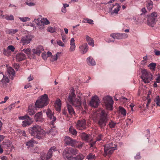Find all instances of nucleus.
I'll list each match as a JSON object with an SVG mask.
<instances>
[{"instance_id": "0e129e2a", "label": "nucleus", "mask_w": 160, "mask_h": 160, "mask_svg": "<svg viewBox=\"0 0 160 160\" xmlns=\"http://www.w3.org/2000/svg\"><path fill=\"white\" fill-rule=\"evenodd\" d=\"M102 137L103 136L101 134L99 135L96 138V140L97 141H99L100 140Z\"/></svg>"}, {"instance_id": "ddd939ff", "label": "nucleus", "mask_w": 160, "mask_h": 160, "mask_svg": "<svg viewBox=\"0 0 160 160\" xmlns=\"http://www.w3.org/2000/svg\"><path fill=\"white\" fill-rule=\"evenodd\" d=\"M86 122L85 119L78 120L76 124V128L79 130H82L86 128Z\"/></svg>"}, {"instance_id": "8fccbe9b", "label": "nucleus", "mask_w": 160, "mask_h": 160, "mask_svg": "<svg viewBox=\"0 0 160 160\" xmlns=\"http://www.w3.org/2000/svg\"><path fill=\"white\" fill-rule=\"evenodd\" d=\"M19 19L21 20V21L23 22H26L27 21H29L30 20V19L28 17H19Z\"/></svg>"}, {"instance_id": "e433bc0d", "label": "nucleus", "mask_w": 160, "mask_h": 160, "mask_svg": "<svg viewBox=\"0 0 160 160\" xmlns=\"http://www.w3.org/2000/svg\"><path fill=\"white\" fill-rule=\"evenodd\" d=\"M83 143L80 142H78L76 141V142L73 147H75L79 149H81L83 145Z\"/></svg>"}, {"instance_id": "bf43d9fd", "label": "nucleus", "mask_w": 160, "mask_h": 160, "mask_svg": "<svg viewBox=\"0 0 160 160\" xmlns=\"http://www.w3.org/2000/svg\"><path fill=\"white\" fill-rule=\"evenodd\" d=\"M75 39L73 38H72L70 41V45H75Z\"/></svg>"}, {"instance_id": "b1692460", "label": "nucleus", "mask_w": 160, "mask_h": 160, "mask_svg": "<svg viewBox=\"0 0 160 160\" xmlns=\"http://www.w3.org/2000/svg\"><path fill=\"white\" fill-rule=\"evenodd\" d=\"M82 138L86 142H89L92 141L91 136L84 133H82L81 135Z\"/></svg>"}, {"instance_id": "aec40b11", "label": "nucleus", "mask_w": 160, "mask_h": 160, "mask_svg": "<svg viewBox=\"0 0 160 160\" xmlns=\"http://www.w3.org/2000/svg\"><path fill=\"white\" fill-rule=\"evenodd\" d=\"M88 46L86 43H84L79 47L80 51L82 54L86 53L88 50Z\"/></svg>"}, {"instance_id": "473e14b6", "label": "nucleus", "mask_w": 160, "mask_h": 160, "mask_svg": "<svg viewBox=\"0 0 160 160\" xmlns=\"http://www.w3.org/2000/svg\"><path fill=\"white\" fill-rule=\"evenodd\" d=\"M61 54V53L60 52H58L54 56H52L50 60L52 62H53L54 61L57 60L58 59V57H59Z\"/></svg>"}, {"instance_id": "774afa93", "label": "nucleus", "mask_w": 160, "mask_h": 160, "mask_svg": "<svg viewBox=\"0 0 160 160\" xmlns=\"http://www.w3.org/2000/svg\"><path fill=\"white\" fill-rule=\"evenodd\" d=\"M0 158L1 160H8L7 157L5 156H3L2 157H0Z\"/></svg>"}, {"instance_id": "79ce46f5", "label": "nucleus", "mask_w": 160, "mask_h": 160, "mask_svg": "<svg viewBox=\"0 0 160 160\" xmlns=\"http://www.w3.org/2000/svg\"><path fill=\"white\" fill-rule=\"evenodd\" d=\"M154 101L158 106H160V98L158 96L154 99Z\"/></svg>"}, {"instance_id": "4d7b16f0", "label": "nucleus", "mask_w": 160, "mask_h": 160, "mask_svg": "<svg viewBox=\"0 0 160 160\" xmlns=\"http://www.w3.org/2000/svg\"><path fill=\"white\" fill-rule=\"evenodd\" d=\"M28 118H29V117L28 116H21L19 117V119L21 120H24L28 119Z\"/></svg>"}, {"instance_id": "13d9d810", "label": "nucleus", "mask_w": 160, "mask_h": 160, "mask_svg": "<svg viewBox=\"0 0 160 160\" xmlns=\"http://www.w3.org/2000/svg\"><path fill=\"white\" fill-rule=\"evenodd\" d=\"M122 39L126 38L128 37V35L125 33H120Z\"/></svg>"}, {"instance_id": "a878e982", "label": "nucleus", "mask_w": 160, "mask_h": 160, "mask_svg": "<svg viewBox=\"0 0 160 160\" xmlns=\"http://www.w3.org/2000/svg\"><path fill=\"white\" fill-rule=\"evenodd\" d=\"M25 58V55L22 52L18 53L16 56V61L18 62H20L23 60Z\"/></svg>"}, {"instance_id": "f3484780", "label": "nucleus", "mask_w": 160, "mask_h": 160, "mask_svg": "<svg viewBox=\"0 0 160 160\" xmlns=\"http://www.w3.org/2000/svg\"><path fill=\"white\" fill-rule=\"evenodd\" d=\"M63 156L65 159H67L68 160H72L73 159V157H72L68 148H67L63 151Z\"/></svg>"}, {"instance_id": "393cba45", "label": "nucleus", "mask_w": 160, "mask_h": 160, "mask_svg": "<svg viewBox=\"0 0 160 160\" xmlns=\"http://www.w3.org/2000/svg\"><path fill=\"white\" fill-rule=\"evenodd\" d=\"M22 51L23 52L27 55V56L30 58H34V56L32 54V50L30 48H27L23 49Z\"/></svg>"}, {"instance_id": "a18cd8bd", "label": "nucleus", "mask_w": 160, "mask_h": 160, "mask_svg": "<svg viewBox=\"0 0 160 160\" xmlns=\"http://www.w3.org/2000/svg\"><path fill=\"white\" fill-rule=\"evenodd\" d=\"M156 63H150L148 67H149L151 69H152L153 70H154L155 68H156Z\"/></svg>"}, {"instance_id": "7ed1b4c3", "label": "nucleus", "mask_w": 160, "mask_h": 160, "mask_svg": "<svg viewBox=\"0 0 160 160\" xmlns=\"http://www.w3.org/2000/svg\"><path fill=\"white\" fill-rule=\"evenodd\" d=\"M99 114V118L98 121V124L100 128H102L106 126L108 118L104 110H100Z\"/></svg>"}, {"instance_id": "2eb2a0df", "label": "nucleus", "mask_w": 160, "mask_h": 160, "mask_svg": "<svg viewBox=\"0 0 160 160\" xmlns=\"http://www.w3.org/2000/svg\"><path fill=\"white\" fill-rule=\"evenodd\" d=\"M113 7L114 8L113 10H112V8H110L109 12L110 15H113L114 14H117L118 13V12L120 10V6L118 4L116 3L115 5H113Z\"/></svg>"}, {"instance_id": "c756f323", "label": "nucleus", "mask_w": 160, "mask_h": 160, "mask_svg": "<svg viewBox=\"0 0 160 160\" xmlns=\"http://www.w3.org/2000/svg\"><path fill=\"white\" fill-rule=\"evenodd\" d=\"M67 110L70 115L72 116L75 114V112L71 105L67 104Z\"/></svg>"}, {"instance_id": "412c9836", "label": "nucleus", "mask_w": 160, "mask_h": 160, "mask_svg": "<svg viewBox=\"0 0 160 160\" xmlns=\"http://www.w3.org/2000/svg\"><path fill=\"white\" fill-rule=\"evenodd\" d=\"M7 74L9 78L12 80L15 74L14 70L11 67H9L7 69Z\"/></svg>"}, {"instance_id": "c9c22d12", "label": "nucleus", "mask_w": 160, "mask_h": 160, "mask_svg": "<svg viewBox=\"0 0 160 160\" xmlns=\"http://www.w3.org/2000/svg\"><path fill=\"white\" fill-rule=\"evenodd\" d=\"M68 148L72 156L73 155H75L76 154L78 153V151L77 149H73L71 148Z\"/></svg>"}, {"instance_id": "0eeeda50", "label": "nucleus", "mask_w": 160, "mask_h": 160, "mask_svg": "<svg viewBox=\"0 0 160 160\" xmlns=\"http://www.w3.org/2000/svg\"><path fill=\"white\" fill-rule=\"evenodd\" d=\"M141 78L144 83H148L152 79V76L151 73L144 70L142 72Z\"/></svg>"}, {"instance_id": "09e8293b", "label": "nucleus", "mask_w": 160, "mask_h": 160, "mask_svg": "<svg viewBox=\"0 0 160 160\" xmlns=\"http://www.w3.org/2000/svg\"><path fill=\"white\" fill-rule=\"evenodd\" d=\"M33 144V141L32 140L26 143V145L29 147L32 146Z\"/></svg>"}, {"instance_id": "cd10ccee", "label": "nucleus", "mask_w": 160, "mask_h": 160, "mask_svg": "<svg viewBox=\"0 0 160 160\" xmlns=\"http://www.w3.org/2000/svg\"><path fill=\"white\" fill-rule=\"evenodd\" d=\"M61 102L60 99L56 100L55 103V107L56 110L58 111H60L61 109Z\"/></svg>"}, {"instance_id": "680f3d73", "label": "nucleus", "mask_w": 160, "mask_h": 160, "mask_svg": "<svg viewBox=\"0 0 160 160\" xmlns=\"http://www.w3.org/2000/svg\"><path fill=\"white\" fill-rule=\"evenodd\" d=\"M141 158L140 156V152H138L137 154L136 155L135 157V159H140Z\"/></svg>"}, {"instance_id": "f704fd0d", "label": "nucleus", "mask_w": 160, "mask_h": 160, "mask_svg": "<svg viewBox=\"0 0 160 160\" xmlns=\"http://www.w3.org/2000/svg\"><path fill=\"white\" fill-rule=\"evenodd\" d=\"M1 16L2 18H4L8 20H14L13 16L12 15L8 16L7 15H2L1 14Z\"/></svg>"}, {"instance_id": "2f4dec72", "label": "nucleus", "mask_w": 160, "mask_h": 160, "mask_svg": "<svg viewBox=\"0 0 160 160\" xmlns=\"http://www.w3.org/2000/svg\"><path fill=\"white\" fill-rule=\"evenodd\" d=\"M110 36L114 40L115 39H122L121 34L120 33H112L110 35Z\"/></svg>"}, {"instance_id": "6ab92c4d", "label": "nucleus", "mask_w": 160, "mask_h": 160, "mask_svg": "<svg viewBox=\"0 0 160 160\" xmlns=\"http://www.w3.org/2000/svg\"><path fill=\"white\" fill-rule=\"evenodd\" d=\"M64 141L67 145H70L72 147L74 146L76 142V140L72 139L68 136H66L65 137Z\"/></svg>"}, {"instance_id": "f03ea898", "label": "nucleus", "mask_w": 160, "mask_h": 160, "mask_svg": "<svg viewBox=\"0 0 160 160\" xmlns=\"http://www.w3.org/2000/svg\"><path fill=\"white\" fill-rule=\"evenodd\" d=\"M29 132L31 135L34 137H36L38 139H40L44 136L46 133L41 127L37 125L34 126L32 127L28 128Z\"/></svg>"}, {"instance_id": "39448f33", "label": "nucleus", "mask_w": 160, "mask_h": 160, "mask_svg": "<svg viewBox=\"0 0 160 160\" xmlns=\"http://www.w3.org/2000/svg\"><path fill=\"white\" fill-rule=\"evenodd\" d=\"M157 17L158 14L156 12H154L148 15L147 18L148 25L152 27H154L157 21Z\"/></svg>"}, {"instance_id": "a19ab883", "label": "nucleus", "mask_w": 160, "mask_h": 160, "mask_svg": "<svg viewBox=\"0 0 160 160\" xmlns=\"http://www.w3.org/2000/svg\"><path fill=\"white\" fill-rule=\"evenodd\" d=\"M28 112L30 115H32L35 113L34 110L32 108V106L29 107Z\"/></svg>"}, {"instance_id": "5701e85b", "label": "nucleus", "mask_w": 160, "mask_h": 160, "mask_svg": "<svg viewBox=\"0 0 160 160\" xmlns=\"http://www.w3.org/2000/svg\"><path fill=\"white\" fill-rule=\"evenodd\" d=\"M34 119L37 122H42L43 118L42 112H40L37 113L34 117Z\"/></svg>"}, {"instance_id": "de8ad7c7", "label": "nucleus", "mask_w": 160, "mask_h": 160, "mask_svg": "<svg viewBox=\"0 0 160 160\" xmlns=\"http://www.w3.org/2000/svg\"><path fill=\"white\" fill-rule=\"evenodd\" d=\"M44 26L45 25H48L50 24L49 21L46 18H42Z\"/></svg>"}, {"instance_id": "1a4fd4ad", "label": "nucleus", "mask_w": 160, "mask_h": 160, "mask_svg": "<svg viewBox=\"0 0 160 160\" xmlns=\"http://www.w3.org/2000/svg\"><path fill=\"white\" fill-rule=\"evenodd\" d=\"M0 76L2 77V79L0 80V87L6 88L10 82V80L6 74L4 75L2 72H0Z\"/></svg>"}, {"instance_id": "5fc2aeb1", "label": "nucleus", "mask_w": 160, "mask_h": 160, "mask_svg": "<svg viewBox=\"0 0 160 160\" xmlns=\"http://www.w3.org/2000/svg\"><path fill=\"white\" fill-rule=\"evenodd\" d=\"M18 31V30L17 29H11L10 30L9 33L14 34L17 32Z\"/></svg>"}, {"instance_id": "864d4df0", "label": "nucleus", "mask_w": 160, "mask_h": 160, "mask_svg": "<svg viewBox=\"0 0 160 160\" xmlns=\"http://www.w3.org/2000/svg\"><path fill=\"white\" fill-rule=\"evenodd\" d=\"M47 31L52 33L55 32V29L53 28L50 27L47 28Z\"/></svg>"}, {"instance_id": "f257e3e1", "label": "nucleus", "mask_w": 160, "mask_h": 160, "mask_svg": "<svg viewBox=\"0 0 160 160\" xmlns=\"http://www.w3.org/2000/svg\"><path fill=\"white\" fill-rule=\"evenodd\" d=\"M74 92L75 90L73 88L71 90L68 98V101L72 105L77 108L79 109L81 105L82 100V103L83 105L86 104V102L83 96L79 95L80 94L79 93L76 97Z\"/></svg>"}, {"instance_id": "58836bf2", "label": "nucleus", "mask_w": 160, "mask_h": 160, "mask_svg": "<svg viewBox=\"0 0 160 160\" xmlns=\"http://www.w3.org/2000/svg\"><path fill=\"white\" fill-rule=\"evenodd\" d=\"M84 157L82 154L80 153L76 156L73 157V159L74 158L76 160H82Z\"/></svg>"}, {"instance_id": "dca6fc26", "label": "nucleus", "mask_w": 160, "mask_h": 160, "mask_svg": "<svg viewBox=\"0 0 160 160\" xmlns=\"http://www.w3.org/2000/svg\"><path fill=\"white\" fill-rule=\"evenodd\" d=\"M2 144L3 148L6 149H10V151L8 152V153L12 151L14 149V147L12 145V142L9 141L3 142H2Z\"/></svg>"}, {"instance_id": "20e7f679", "label": "nucleus", "mask_w": 160, "mask_h": 160, "mask_svg": "<svg viewBox=\"0 0 160 160\" xmlns=\"http://www.w3.org/2000/svg\"><path fill=\"white\" fill-rule=\"evenodd\" d=\"M48 103L49 99L48 96L45 94L36 101L35 105L36 108H42L47 106Z\"/></svg>"}, {"instance_id": "bb28decb", "label": "nucleus", "mask_w": 160, "mask_h": 160, "mask_svg": "<svg viewBox=\"0 0 160 160\" xmlns=\"http://www.w3.org/2000/svg\"><path fill=\"white\" fill-rule=\"evenodd\" d=\"M27 119V120H24L22 122V126L23 127L29 126L32 122V119L30 117Z\"/></svg>"}, {"instance_id": "052dcab7", "label": "nucleus", "mask_w": 160, "mask_h": 160, "mask_svg": "<svg viewBox=\"0 0 160 160\" xmlns=\"http://www.w3.org/2000/svg\"><path fill=\"white\" fill-rule=\"evenodd\" d=\"M15 106L14 104L12 103L9 105L7 108L9 109V110H11V109L14 107Z\"/></svg>"}, {"instance_id": "7c9ffc66", "label": "nucleus", "mask_w": 160, "mask_h": 160, "mask_svg": "<svg viewBox=\"0 0 160 160\" xmlns=\"http://www.w3.org/2000/svg\"><path fill=\"white\" fill-rule=\"evenodd\" d=\"M87 62L88 64H90L91 65L94 66L96 64L93 58L91 57H89L87 58Z\"/></svg>"}, {"instance_id": "338daca9", "label": "nucleus", "mask_w": 160, "mask_h": 160, "mask_svg": "<svg viewBox=\"0 0 160 160\" xmlns=\"http://www.w3.org/2000/svg\"><path fill=\"white\" fill-rule=\"evenodd\" d=\"M155 54V55L158 56L160 55V51L157 50L154 51Z\"/></svg>"}, {"instance_id": "72a5a7b5", "label": "nucleus", "mask_w": 160, "mask_h": 160, "mask_svg": "<svg viewBox=\"0 0 160 160\" xmlns=\"http://www.w3.org/2000/svg\"><path fill=\"white\" fill-rule=\"evenodd\" d=\"M147 7L148 10H150L153 7V2L151 0H147Z\"/></svg>"}, {"instance_id": "423d86ee", "label": "nucleus", "mask_w": 160, "mask_h": 160, "mask_svg": "<svg viewBox=\"0 0 160 160\" xmlns=\"http://www.w3.org/2000/svg\"><path fill=\"white\" fill-rule=\"evenodd\" d=\"M116 145L112 143L106 144L104 146V153L103 155L106 156L107 155H111L114 150L116 149Z\"/></svg>"}, {"instance_id": "6e6552de", "label": "nucleus", "mask_w": 160, "mask_h": 160, "mask_svg": "<svg viewBox=\"0 0 160 160\" xmlns=\"http://www.w3.org/2000/svg\"><path fill=\"white\" fill-rule=\"evenodd\" d=\"M103 101L107 108L112 110L113 101L111 97L108 96H106L103 98Z\"/></svg>"}, {"instance_id": "4468645a", "label": "nucleus", "mask_w": 160, "mask_h": 160, "mask_svg": "<svg viewBox=\"0 0 160 160\" xmlns=\"http://www.w3.org/2000/svg\"><path fill=\"white\" fill-rule=\"evenodd\" d=\"M32 37L30 35H26L23 37L21 40L20 43L22 45H26L30 43L32 41Z\"/></svg>"}, {"instance_id": "4c0bfd02", "label": "nucleus", "mask_w": 160, "mask_h": 160, "mask_svg": "<svg viewBox=\"0 0 160 160\" xmlns=\"http://www.w3.org/2000/svg\"><path fill=\"white\" fill-rule=\"evenodd\" d=\"M118 123L114 122L112 120H110L108 123V126L110 128H114L116 124Z\"/></svg>"}, {"instance_id": "a211bd4d", "label": "nucleus", "mask_w": 160, "mask_h": 160, "mask_svg": "<svg viewBox=\"0 0 160 160\" xmlns=\"http://www.w3.org/2000/svg\"><path fill=\"white\" fill-rule=\"evenodd\" d=\"M44 51V49L42 46L41 45L38 46L35 48L32 49V54L35 56L34 55L36 54L39 56L41 52Z\"/></svg>"}, {"instance_id": "37998d69", "label": "nucleus", "mask_w": 160, "mask_h": 160, "mask_svg": "<svg viewBox=\"0 0 160 160\" xmlns=\"http://www.w3.org/2000/svg\"><path fill=\"white\" fill-rule=\"evenodd\" d=\"M119 112L123 116L126 115V111L125 109L122 107H119Z\"/></svg>"}, {"instance_id": "4be33fe9", "label": "nucleus", "mask_w": 160, "mask_h": 160, "mask_svg": "<svg viewBox=\"0 0 160 160\" xmlns=\"http://www.w3.org/2000/svg\"><path fill=\"white\" fill-rule=\"evenodd\" d=\"M34 21L39 29H42L44 28V25L42 18L35 19Z\"/></svg>"}, {"instance_id": "f8f14e48", "label": "nucleus", "mask_w": 160, "mask_h": 160, "mask_svg": "<svg viewBox=\"0 0 160 160\" xmlns=\"http://www.w3.org/2000/svg\"><path fill=\"white\" fill-rule=\"evenodd\" d=\"M46 114L50 120H51L52 123L53 124L57 120L56 118L54 115V112L48 108L47 110Z\"/></svg>"}, {"instance_id": "9d476101", "label": "nucleus", "mask_w": 160, "mask_h": 160, "mask_svg": "<svg viewBox=\"0 0 160 160\" xmlns=\"http://www.w3.org/2000/svg\"><path fill=\"white\" fill-rule=\"evenodd\" d=\"M56 150V148L54 146L51 147L49 150L45 157H41V160H52L51 157L52 156V152Z\"/></svg>"}, {"instance_id": "3c124183", "label": "nucleus", "mask_w": 160, "mask_h": 160, "mask_svg": "<svg viewBox=\"0 0 160 160\" xmlns=\"http://www.w3.org/2000/svg\"><path fill=\"white\" fill-rule=\"evenodd\" d=\"M7 49L8 50H10L12 52H13L14 51L15 49V48L12 45H9L8 46L7 48Z\"/></svg>"}, {"instance_id": "c03bdc74", "label": "nucleus", "mask_w": 160, "mask_h": 160, "mask_svg": "<svg viewBox=\"0 0 160 160\" xmlns=\"http://www.w3.org/2000/svg\"><path fill=\"white\" fill-rule=\"evenodd\" d=\"M95 157V154H93L92 153H90L87 156V159L89 160H91L94 159Z\"/></svg>"}, {"instance_id": "69168bd1", "label": "nucleus", "mask_w": 160, "mask_h": 160, "mask_svg": "<svg viewBox=\"0 0 160 160\" xmlns=\"http://www.w3.org/2000/svg\"><path fill=\"white\" fill-rule=\"evenodd\" d=\"M8 49H4L3 51V53L5 55H8L9 54V53Z\"/></svg>"}, {"instance_id": "603ef678", "label": "nucleus", "mask_w": 160, "mask_h": 160, "mask_svg": "<svg viewBox=\"0 0 160 160\" xmlns=\"http://www.w3.org/2000/svg\"><path fill=\"white\" fill-rule=\"evenodd\" d=\"M57 43L59 46L61 47H64V44L62 42L61 40H58L57 41Z\"/></svg>"}, {"instance_id": "6e6d98bb", "label": "nucleus", "mask_w": 160, "mask_h": 160, "mask_svg": "<svg viewBox=\"0 0 160 160\" xmlns=\"http://www.w3.org/2000/svg\"><path fill=\"white\" fill-rule=\"evenodd\" d=\"M75 45H70V47L69 49L70 51V52L74 51L75 50Z\"/></svg>"}, {"instance_id": "9b49d317", "label": "nucleus", "mask_w": 160, "mask_h": 160, "mask_svg": "<svg viewBox=\"0 0 160 160\" xmlns=\"http://www.w3.org/2000/svg\"><path fill=\"white\" fill-rule=\"evenodd\" d=\"M100 100L97 96H93L90 102V106L94 108L97 107L99 104Z\"/></svg>"}, {"instance_id": "e2e57ef3", "label": "nucleus", "mask_w": 160, "mask_h": 160, "mask_svg": "<svg viewBox=\"0 0 160 160\" xmlns=\"http://www.w3.org/2000/svg\"><path fill=\"white\" fill-rule=\"evenodd\" d=\"M156 82L157 83L160 82V74H158L157 75V77L156 78Z\"/></svg>"}, {"instance_id": "ea45409f", "label": "nucleus", "mask_w": 160, "mask_h": 160, "mask_svg": "<svg viewBox=\"0 0 160 160\" xmlns=\"http://www.w3.org/2000/svg\"><path fill=\"white\" fill-rule=\"evenodd\" d=\"M69 132L73 135H76L77 134V132L72 127H71L69 128Z\"/></svg>"}, {"instance_id": "c85d7f7f", "label": "nucleus", "mask_w": 160, "mask_h": 160, "mask_svg": "<svg viewBox=\"0 0 160 160\" xmlns=\"http://www.w3.org/2000/svg\"><path fill=\"white\" fill-rule=\"evenodd\" d=\"M86 39L89 45L93 47L94 46V41L92 38L88 36L87 35L86 36Z\"/></svg>"}, {"instance_id": "49530a36", "label": "nucleus", "mask_w": 160, "mask_h": 160, "mask_svg": "<svg viewBox=\"0 0 160 160\" xmlns=\"http://www.w3.org/2000/svg\"><path fill=\"white\" fill-rule=\"evenodd\" d=\"M84 22L85 23H88L91 24H93V20L88 18L84 19Z\"/></svg>"}]
</instances>
